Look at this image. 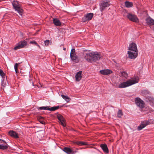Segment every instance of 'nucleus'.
Here are the masks:
<instances>
[{"label": "nucleus", "mask_w": 154, "mask_h": 154, "mask_svg": "<svg viewBox=\"0 0 154 154\" xmlns=\"http://www.w3.org/2000/svg\"><path fill=\"white\" fill-rule=\"evenodd\" d=\"M74 143L79 146L86 145L87 144L86 142L83 141H77L74 142Z\"/></svg>", "instance_id": "nucleus-22"}, {"label": "nucleus", "mask_w": 154, "mask_h": 154, "mask_svg": "<svg viewBox=\"0 0 154 154\" xmlns=\"http://www.w3.org/2000/svg\"><path fill=\"white\" fill-rule=\"evenodd\" d=\"M0 75L2 76V78H5V74L2 69H0Z\"/></svg>", "instance_id": "nucleus-32"}, {"label": "nucleus", "mask_w": 154, "mask_h": 154, "mask_svg": "<svg viewBox=\"0 0 154 154\" xmlns=\"http://www.w3.org/2000/svg\"><path fill=\"white\" fill-rule=\"evenodd\" d=\"M146 21L147 24L149 26L154 25V20L149 17L146 18Z\"/></svg>", "instance_id": "nucleus-16"}, {"label": "nucleus", "mask_w": 154, "mask_h": 154, "mask_svg": "<svg viewBox=\"0 0 154 154\" xmlns=\"http://www.w3.org/2000/svg\"><path fill=\"white\" fill-rule=\"evenodd\" d=\"M32 85H33V86L34 85V84H33V83H32Z\"/></svg>", "instance_id": "nucleus-44"}, {"label": "nucleus", "mask_w": 154, "mask_h": 154, "mask_svg": "<svg viewBox=\"0 0 154 154\" xmlns=\"http://www.w3.org/2000/svg\"><path fill=\"white\" fill-rule=\"evenodd\" d=\"M93 14L92 13H88L82 18V21L83 22L89 21L91 20L93 17Z\"/></svg>", "instance_id": "nucleus-7"}, {"label": "nucleus", "mask_w": 154, "mask_h": 154, "mask_svg": "<svg viewBox=\"0 0 154 154\" xmlns=\"http://www.w3.org/2000/svg\"><path fill=\"white\" fill-rule=\"evenodd\" d=\"M121 75L125 78L128 77V74L125 71L122 72L121 73Z\"/></svg>", "instance_id": "nucleus-33"}, {"label": "nucleus", "mask_w": 154, "mask_h": 154, "mask_svg": "<svg viewBox=\"0 0 154 154\" xmlns=\"http://www.w3.org/2000/svg\"><path fill=\"white\" fill-rule=\"evenodd\" d=\"M135 102L136 105L139 108L142 109L144 107L145 103L144 101L140 98L136 97Z\"/></svg>", "instance_id": "nucleus-5"}, {"label": "nucleus", "mask_w": 154, "mask_h": 154, "mask_svg": "<svg viewBox=\"0 0 154 154\" xmlns=\"http://www.w3.org/2000/svg\"><path fill=\"white\" fill-rule=\"evenodd\" d=\"M139 79L138 77L135 78L134 79L129 80L126 82H124L121 83L119 86V88H123L130 86L138 82Z\"/></svg>", "instance_id": "nucleus-2"}, {"label": "nucleus", "mask_w": 154, "mask_h": 154, "mask_svg": "<svg viewBox=\"0 0 154 154\" xmlns=\"http://www.w3.org/2000/svg\"><path fill=\"white\" fill-rule=\"evenodd\" d=\"M100 146L105 153H109V149L106 144H101L100 145Z\"/></svg>", "instance_id": "nucleus-15"}, {"label": "nucleus", "mask_w": 154, "mask_h": 154, "mask_svg": "<svg viewBox=\"0 0 154 154\" xmlns=\"http://www.w3.org/2000/svg\"><path fill=\"white\" fill-rule=\"evenodd\" d=\"M19 42L23 48L26 46L27 44V42L25 40H24L23 41L20 42Z\"/></svg>", "instance_id": "nucleus-23"}, {"label": "nucleus", "mask_w": 154, "mask_h": 154, "mask_svg": "<svg viewBox=\"0 0 154 154\" xmlns=\"http://www.w3.org/2000/svg\"><path fill=\"white\" fill-rule=\"evenodd\" d=\"M60 107L59 106H53L50 108H49V110L51 111H54L55 110L59 109Z\"/></svg>", "instance_id": "nucleus-26"}, {"label": "nucleus", "mask_w": 154, "mask_h": 154, "mask_svg": "<svg viewBox=\"0 0 154 154\" xmlns=\"http://www.w3.org/2000/svg\"><path fill=\"white\" fill-rule=\"evenodd\" d=\"M20 63H16L14 65V68L16 73L18 72V66Z\"/></svg>", "instance_id": "nucleus-30"}, {"label": "nucleus", "mask_w": 154, "mask_h": 154, "mask_svg": "<svg viewBox=\"0 0 154 154\" xmlns=\"http://www.w3.org/2000/svg\"><path fill=\"white\" fill-rule=\"evenodd\" d=\"M63 150L67 154H71L72 152V150L71 149L68 147H65Z\"/></svg>", "instance_id": "nucleus-20"}, {"label": "nucleus", "mask_w": 154, "mask_h": 154, "mask_svg": "<svg viewBox=\"0 0 154 154\" xmlns=\"http://www.w3.org/2000/svg\"><path fill=\"white\" fill-rule=\"evenodd\" d=\"M61 96L67 102H69V100H70V99L67 96H65L63 94L61 95Z\"/></svg>", "instance_id": "nucleus-28"}, {"label": "nucleus", "mask_w": 154, "mask_h": 154, "mask_svg": "<svg viewBox=\"0 0 154 154\" xmlns=\"http://www.w3.org/2000/svg\"><path fill=\"white\" fill-rule=\"evenodd\" d=\"M13 8L21 16L23 14V10L20 7V5L17 1H14L12 3Z\"/></svg>", "instance_id": "nucleus-3"}, {"label": "nucleus", "mask_w": 154, "mask_h": 154, "mask_svg": "<svg viewBox=\"0 0 154 154\" xmlns=\"http://www.w3.org/2000/svg\"><path fill=\"white\" fill-rule=\"evenodd\" d=\"M45 45L46 46H48L50 43V41L49 40H46L44 42Z\"/></svg>", "instance_id": "nucleus-35"}, {"label": "nucleus", "mask_w": 154, "mask_h": 154, "mask_svg": "<svg viewBox=\"0 0 154 154\" xmlns=\"http://www.w3.org/2000/svg\"><path fill=\"white\" fill-rule=\"evenodd\" d=\"M125 5L128 8H130L132 7L133 6V3L132 2H130L129 1H126L125 3Z\"/></svg>", "instance_id": "nucleus-21"}, {"label": "nucleus", "mask_w": 154, "mask_h": 154, "mask_svg": "<svg viewBox=\"0 0 154 154\" xmlns=\"http://www.w3.org/2000/svg\"><path fill=\"white\" fill-rule=\"evenodd\" d=\"M76 54V53H75V50L74 48H72L71 49V52L70 53V55Z\"/></svg>", "instance_id": "nucleus-34"}, {"label": "nucleus", "mask_w": 154, "mask_h": 154, "mask_svg": "<svg viewBox=\"0 0 154 154\" xmlns=\"http://www.w3.org/2000/svg\"><path fill=\"white\" fill-rule=\"evenodd\" d=\"M128 50L135 52H138L137 45L134 42L130 44L128 47Z\"/></svg>", "instance_id": "nucleus-8"}, {"label": "nucleus", "mask_w": 154, "mask_h": 154, "mask_svg": "<svg viewBox=\"0 0 154 154\" xmlns=\"http://www.w3.org/2000/svg\"><path fill=\"white\" fill-rule=\"evenodd\" d=\"M70 57L72 60L74 61L75 63H78L79 61V59L78 56L76 54L70 55Z\"/></svg>", "instance_id": "nucleus-17"}, {"label": "nucleus", "mask_w": 154, "mask_h": 154, "mask_svg": "<svg viewBox=\"0 0 154 154\" xmlns=\"http://www.w3.org/2000/svg\"><path fill=\"white\" fill-rule=\"evenodd\" d=\"M85 59L88 62H96L100 60L102 57L101 55L98 52H93L84 54Z\"/></svg>", "instance_id": "nucleus-1"}, {"label": "nucleus", "mask_w": 154, "mask_h": 154, "mask_svg": "<svg viewBox=\"0 0 154 154\" xmlns=\"http://www.w3.org/2000/svg\"><path fill=\"white\" fill-rule=\"evenodd\" d=\"M150 122L148 121H145L143 122L141 125L137 127V130L140 131L144 128L146 125L149 124Z\"/></svg>", "instance_id": "nucleus-11"}, {"label": "nucleus", "mask_w": 154, "mask_h": 154, "mask_svg": "<svg viewBox=\"0 0 154 154\" xmlns=\"http://www.w3.org/2000/svg\"><path fill=\"white\" fill-rule=\"evenodd\" d=\"M82 71H80L76 74L75 77L76 81L79 82L81 80L82 78Z\"/></svg>", "instance_id": "nucleus-18"}, {"label": "nucleus", "mask_w": 154, "mask_h": 154, "mask_svg": "<svg viewBox=\"0 0 154 154\" xmlns=\"http://www.w3.org/2000/svg\"><path fill=\"white\" fill-rule=\"evenodd\" d=\"M39 122L42 124H45V122L42 120H39Z\"/></svg>", "instance_id": "nucleus-38"}, {"label": "nucleus", "mask_w": 154, "mask_h": 154, "mask_svg": "<svg viewBox=\"0 0 154 154\" xmlns=\"http://www.w3.org/2000/svg\"><path fill=\"white\" fill-rule=\"evenodd\" d=\"M63 50L65 51L66 50V48H63Z\"/></svg>", "instance_id": "nucleus-43"}, {"label": "nucleus", "mask_w": 154, "mask_h": 154, "mask_svg": "<svg viewBox=\"0 0 154 154\" xmlns=\"http://www.w3.org/2000/svg\"><path fill=\"white\" fill-rule=\"evenodd\" d=\"M53 22L55 26H59L61 25V23L59 20L57 18H54Z\"/></svg>", "instance_id": "nucleus-19"}, {"label": "nucleus", "mask_w": 154, "mask_h": 154, "mask_svg": "<svg viewBox=\"0 0 154 154\" xmlns=\"http://www.w3.org/2000/svg\"><path fill=\"white\" fill-rule=\"evenodd\" d=\"M30 43L31 44H34L36 45L37 44V42L35 41H30Z\"/></svg>", "instance_id": "nucleus-37"}, {"label": "nucleus", "mask_w": 154, "mask_h": 154, "mask_svg": "<svg viewBox=\"0 0 154 154\" xmlns=\"http://www.w3.org/2000/svg\"><path fill=\"white\" fill-rule=\"evenodd\" d=\"M100 73L103 75H108L112 72V70L108 69H103L100 71Z\"/></svg>", "instance_id": "nucleus-14"}, {"label": "nucleus", "mask_w": 154, "mask_h": 154, "mask_svg": "<svg viewBox=\"0 0 154 154\" xmlns=\"http://www.w3.org/2000/svg\"><path fill=\"white\" fill-rule=\"evenodd\" d=\"M127 17L131 21L136 23H138L139 22L138 19L135 15L129 13L127 15Z\"/></svg>", "instance_id": "nucleus-6"}, {"label": "nucleus", "mask_w": 154, "mask_h": 154, "mask_svg": "<svg viewBox=\"0 0 154 154\" xmlns=\"http://www.w3.org/2000/svg\"><path fill=\"white\" fill-rule=\"evenodd\" d=\"M123 114L122 111L121 110H119L117 113V117L119 118H121Z\"/></svg>", "instance_id": "nucleus-27"}, {"label": "nucleus", "mask_w": 154, "mask_h": 154, "mask_svg": "<svg viewBox=\"0 0 154 154\" xmlns=\"http://www.w3.org/2000/svg\"><path fill=\"white\" fill-rule=\"evenodd\" d=\"M146 101L151 106H154V98L150 97H146Z\"/></svg>", "instance_id": "nucleus-12"}, {"label": "nucleus", "mask_w": 154, "mask_h": 154, "mask_svg": "<svg viewBox=\"0 0 154 154\" xmlns=\"http://www.w3.org/2000/svg\"><path fill=\"white\" fill-rule=\"evenodd\" d=\"M8 134L11 137L17 138L19 137V135L17 133L13 131H10L8 132Z\"/></svg>", "instance_id": "nucleus-13"}, {"label": "nucleus", "mask_w": 154, "mask_h": 154, "mask_svg": "<svg viewBox=\"0 0 154 154\" xmlns=\"http://www.w3.org/2000/svg\"><path fill=\"white\" fill-rule=\"evenodd\" d=\"M57 118L60 122V124L64 127L66 126L65 122V119L63 116L60 114H58L57 115Z\"/></svg>", "instance_id": "nucleus-9"}, {"label": "nucleus", "mask_w": 154, "mask_h": 154, "mask_svg": "<svg viewBox=\"0 0 154 154\" xmlns=\"http://www.w3.org/2000/svg\"><path fill=\"white\" fill-rule=\"evenodd\" d=\"M38 110H49V106H42L38 108Z\"/></svg>", "instance_id": "nucleus-25"}, {"label": "nucleus", "mask_w": 154, "mask_h": 154, "mask_svg": "<svg viewBox=\"0 0 154 154\" xmlns=\"http://www.w3.org/2000/svg\"><path fill=\"white\" fill-rule=\"evenodd\" d=\"M23 48L20 44L19 42L16 45V46L14 48V49L16 50L19 49Z\"/></svg>", "instance_id": "nucleus-29"}, {"label": "nucleus", "mask_w": 154, "mask_h": 154, "mask_svg": "<svg viewBox=\"0 0 154 154\" xmlns=\"http://www.w3.org/2000/svg\"><path fill=\"white\" fill-rule=\"evenodd\" d=\"M2 0H0V1H2Z\"/></svg>", "instance_id": "nucleus-45"}, {"label": "nucleus", "mask_w": 154, "mask_h": 154, "mask_svg": "<svg viewBox=\"0 0 154 154\" xmlns=\"http://www.w3.org/2000/svg\"><path fill=\"white\" fill-rule=\"evenodd\" d=\"M149 92L148 90H143L141 92V93L143 95H145L147 94H149Z\"/></svg>", "instance_id": "nucleus-31"}, {"label": "nucleus", "mask_w": 154, "mask_h": 154, "mask_svg": "<svg viewBox=\"0 0 154 154\" xmlns=\"http://www.w3.org/2000/svg\"><path fill=\"white\" fill-rule=\"evenodd\" d=\"M77 151H74L72 150V152L71 153V154H74L75 153H76Z\"/></svg>", "instance_id": "nucleus-41"}, {"label": "nucleus", "mask_w": 154, "mask_h": 154, "mask_svg": "<svg viewBox=\"0 0 154 154\" xmlns=\"http://www.w3.org/2000/svg\"><path fill=\"white\" fill-rule=\"evenodd\" d=\"M110 1L109 0L105 1L104 0L100 4V11L102 12L103 11L105 10L106 8L109 7L110 5Z\"/></svg>", "instance_id": "nucleus-4"}, {"label": "nucleus", "mask_w": 154, "mask_h": 154, "mask_svg": "<svg viewBox=\"0 0 154 154\" xmlns=\"http://www.w3.org/2000/svg\"><path fill=\"white\" fill-rule=\"evenodd\" d=\"M128 57L131 59H135L137 56L138 52H133L131 51H128Z\"/></svg>", "instance_id": "nucleus-10"}, {"label": "nucleus", "mask_w": 154, "mask_h": 154, "mask_svg": "<svg viewBox=\"0 0 154 154\" xmlns=\"http://www.w3.org/2000/svg\"><path fill=\"white\" fill-rule=\"evenodd\" d=\"M43 119V118L42 117L40 116L39 117H38V120H41Z\"/></svg>", "instance_id": "nucleus-40"}, {"label": "nucleus", "mask_w": 154, "mask_h": 154, "mask_svg": "<svg viewBox=\"0 0 154 154\" xmlns=\"http://www.w3.org/2000/svg\"><path fill=\"white\" fill-rule=\"evenodd\" d=\"M8 144H5V145H0V149L2 150L6 149L8 148Z\"/></svg>", "instance_id": "nucleus-24"}, {"label": "nucleus", "mask_w": 154, "mask_h": 154, "mask_svg": "<svg viewBox=\"0 0 154 154\" xmlns=\"http://www.w3.org/2000/svg\"><path fill=\"white\" fill-rule=\"evenodd\" d=\"M38 135H41V137H44V135H43V134H42V133H38Z\"/></svg>", "instance_id": "nucleus-39"}, {"label": "nucleus", "mask_w": 154, "mask_h": 154, "mask_svg": "<svg viewBox=\"0 0 154 154\" xmlns=\"http://www.w3.org/2000/svg\"><path fill=\"white\" fill-rule=\"evenodd\" d=\"M36 45L40 49H41V47L37 43L36 44Z\"/></svg>", "instance_id": "nucleus-42"}, {"label": "nucleus", "mask_w": 154, "mask_h": 154, "mask_svg": "<svg viewBox=\"0 0 154 154\" xmlns=\"http://www.w3.org/2000/svg\"><path fill=\"white\" fill-rule=\"evenodd\" d=\"M0 141H1V143L5 144H7V143L5 142V141L4 140L1 139H0Z\"/></svg>", "instance_id": "nucleus-36"}]
</instances>
